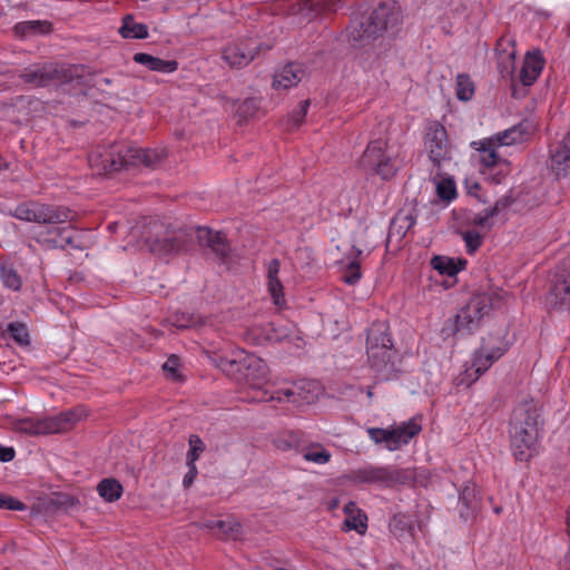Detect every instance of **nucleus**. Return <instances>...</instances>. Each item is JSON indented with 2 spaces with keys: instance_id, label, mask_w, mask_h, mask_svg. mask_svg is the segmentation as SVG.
<instances>
[{
  "instance_id": "f257e3e1",
  "label": "nucleus",
  "mask_w": 570,
  "mask_h": 570,
  "mask_svg": "<svg viewBox=\"0 0 570 570\" xmlns=\"http://www.w3.org/2000/svg\"><path fill=\"white\" fill-rule=\"evenodd\" d=\"M166 157L163 149H144L125 144H114L109 148L89 154V164L98 175H110L121 169L144 166L156 168Z\"/></svg>"
},
{
  "instance_id": "f03ea898",
  "label": "nucleus",
  "mask_w": 570,
  "mask_h": 570,
  "mask_svg": "<svg viewBox=\"0 0 570 570\" xmlns=\"http://www.w3.org/2000/svg\"><path fill=\"white\" fill-rule=\"evenodd\" d=\"M401 7L395 2H383L371 13L352 19L348 39L354 47H363L377 39L383 32L396 28L402 22Z\"/></svg>"
},
{
  "instance_id": "7ed1b4c3",
  "label": "nucleus",
  "mask_w": 570,
  "mask_h": 570,
  "mask_svg": "<svg viewBox=\"0 0 570 570\" xmlns=\"http://www.w3.org/2000/svg\"><path fill=\"white\" fill-rule=\"evenodd\" d=\"M213 362L226 376L239 384H247L254 390H261L267 382L266 363L261 357L243 350L228 355H215Z\"/></svg>"
},
{
  "instance_id": "20e7f679",
  "label": "nucleus",
  "mask_w": 570,
  "mask_h": 570,
  "mask_svg": "<svg viewBox=\"0 0 570 570\" xmlns=\"http://www.w3.org/2000/svg\"><path fill=\"white\" fill-rule=\"evenodd\" d=\"M539 412L532 401L519 403L511 415L510 436L514 456L528 461L539 436Z\"/></svg>"
},
{
  "instance_id": "39448f33",
  "label": "nucleus",
  "mask_w": 570,
  "mask_h": 570,
  "mask_svg": "<svg viewBox=\"0 0 570 570\" xmlns=\"http://www.w3.org/2000/svg\"><path fill=\"white\" fill-rule=\"evenodd\" d=\"M503 302V295L499 292H482L474 294L469 302L459 311L453 320L442 328L446 336L464 332L473 333L481 325V321L490 311L499 308Z\"/></svg>"
},
{
  "instance_id": "423d86ee",
  "label": "nucleus",
  "mask_w": 570,
  "mask_h": 570,
  "mask_svg": "<svg viewBox=\"0 0 570 570\" xmlns=\"http://www.w3.org/2000/svg\"><path fill=\"white\" fill-rule=\"evenodd\" d=\"M86 415V409L82 406H77L61 412L55 416L45 417L42 420H21L19 423V431L29 435L62 433L71 429Z\"/></svg>"
},
{
  "instance_id": "0eeeda50",
  "label": "nucleus",
  "mask_w": 570,
  "mask_h": 570,
  "mask_svg": "<svg viewBox=\"0 0 570 570\" xmlns=\"http://www.w3.org/2000/svg\"><path fill=\"white\" fill-rule=\"evenodd\" d=\"M83 66H65L56 62L35 65L23 70L20 78L35 87H46L53 82H71L81 76Z\"/></svg>"
},
{
  "instance_id": "6e6552de",
  "label": "nucleus",
  "mask_w": 570,
  "mask_h": 570,
  "mask_svg": "<svg viewBox=\"0 0 570 570\" xmlns=\"http://www.w3.org/2000/svg\"><path fill=\"white\" fill-rule=\"evenodd\" d=\"M10 214L20 220L55 225L69 222L72 213L60 205L27 202L19 204Z\"/></svg>"
},
{
  "instance_id": "1a4fd4ad",
  "label": "nucleus",
  "mask_w": 570,
  "mask_h": 570,
  "mask_svg": "<svg viewBox=\"0 0 570 570\" xmlns=\"http://www.w3.org/2000/svg\"><path fill=\"white\" fill-rule=\"evenodd\" d=\"M353 480L358 483H372L385 488L396 484H407L413 480V473L407 469L395 465H367L353 472Z\"/></svg>"
},
{
  "instance_id": "9d476101",
  "label": "nucleus",
  "mask_w": 570,
  "mask_h": 570,
  "mask_svg": "<svg viewBox=\"0 0 570 570\" xmlns=\"http://www.w3.org/2000/svg\"><path fill=\"white\" fill-rule=\"evenodd\" d=\"M422 428L414 420H409L390 429L368 428L370 439L377 445L384 444L389 451L400 450L421 432Z\"/></svg>"
},
{
  "instance_id": "9b49d317",
  "label": "nucleus",
  "mask_w": 570,
  "mask_h": 570,
  "mask_svg": "<svg viewBox=\"0 0 570 570\" xmlns=\"http://www.w3.org/2000/svg\"><path fill=\"white\" fill-rule=\"evenodd\" d=\"M385 147L386 141L383 139L370 141L358 160V167L387 180L395 175L396 168L391 157L385 154Z\"/></svg>"
},
{
  "instance_id": "f8f14e48",
  "label": "nucleus",
  "mask_w": 570,
  "mask_h": 570,
  "mask_svg": "<svg viewBox=\"0 0 570 570\" xmlns=\"http://www.w3.org/2000/svg\"><path fill=\"white\" fill-rule=\"evenodd\" d=\"M272 46H264L253 38L238 39L227 45L222 58L230 68H243L249 65L261 50H269Z\"/></svg>"
},
{
  "instance_id": "ddd939ff",
  "label": "nucleus",
  "mask_w": 570,
  "mask_h": 570,
  "mask_svg": "<svg viewBox=\"0 0 570 570\" xmlns=\"http://www.w3.org/2000/svg\"><path fill=\"white\" fill-rule=\"evenodd\" d=\"M374 350H366L368 363L373 371L381 377V380H392L397 377L402 372L401 357L397 351L393 347H379Z\"/></svg>"
},
{
  "instance_id": "4468645a",
  "label": "nucleus",
  "mask_w": 570,
  "mask_h": 570,
  "mask_svg": "<svg viewBox=\"0 0 570 570\" xmlns=\"http://www.w3.org/2000/svg\"><path fill=\"white\" fill-rule=\"evenodd\" d=\"M548 301L559 309L570 307V257L558 266L548 293Z\"/></svg>"
},
{
  "instance_id": "2eb2a0df",
  "label": "nucleus",
  "mask_w": 570,
  "mask_h": 570,
  "mask_svg": "<svg viewBox=\"0 0 570 570\" xmlns=\"http://www.w3.org/2000/svg\"><path fill=\"white\" fill-rule=\"evenodd\" d=\"M504 334L499 333L497 340L499 344L493 342L494 340L490 335L488 338H483L481 347L474 353L473 356V368L478 379L497 360H499L508 350V345L503 342Z\"/></svg>"
},
{
  "instance_id": "dca6fc26",
  "label": "nucleus",
  "mask_w": 570,
  "mask_h": 570,
  "mask_svg": "<svg viewBox=\"0 0 570 570\" xmlns=\"http://www.w3.org/2000/svg\"><path fill=\"white\" fill-rule=\"evenodd\" d=\"M425 147L429 153V158L438 168L441 163L450 158V145L445 128L434 122L431 125L425 135Z\"/></svg>"
},
{
  "instance_id": "f3484780",
  "label": "nucleus",
  "mask_w": 570,
  "mask_h": 570,
  "mask_svg": "<svg viewBox=\"0 0 570 570\" xmlns=\"http://www.w3.org/2000/svg\"><path fill=\"white\" fill-rule=\"evenodd\" d=\"M191 238L193 232L190 229L178 228L177 230L167 232L163 238H155L151 242L150 248L154 253L160 255L179 253L188 248Z\"/></svg>"
},
{
  "instance_id": "a211bd4d",
  "label": "nucleus",
  "mask_w": 570,
  "mask_h": 570,
  "mask_svg": "<svg viewBox=\"0 0 570 570\" xmlns=\"http://www.w3.org/2000/svg\"><path fill=\"white\" fill-rule=\"evenodd\" d=\"M195 233L198 244L210 248L218 258L224 259L229 255L230 246L222 232H214L208 227H197Z\"/></svg>"
},
{
  "instance_id": "6ab92c4d",
  "label": "nucleus",
  "mask_w": 570,
  "mask_h": 570,
  "mask_svg": "<svg viewBox=\"0 0 570 570\" xmlns=\"http://www.w3.org/2000/svg\"><path fill=\"white\" fill-rule=\"evenodd\" d=\"M544 59L540 50L529 51L519 73V79L524 87L532 86L541 75L544 67Z\"/></svg>"
},
{
  "instance_id": "aec40b11",
  "label": "nucleus",
  "mask_w": 570,
  "mask_h": 570,
  "mask_svg": "<svg viewBox=\"0 0 570 570\" xmlns=\"http://www.w3.org/2000/svg\"><path fill=\"white\" fill-rule=\"evenodd\" d=\"M60 224L48 225L46 232L39 234L38 242H45L51 247L65 248L73 242V228L68 226H59Z\"/></svg>"
},
{
  "instance_id": "412c9836",
  "label": "nucleus",
  "mask_w": 570,
  "mask_h": 570,
  "mask_svg": "<svg viewBox=\"0 0 570 570\" xmlns=\"http://www.w3.org/2000/svg\"><path fill=\"white\" fill-rule=\"evenodd\" d=\"M305 76V70L299 63L291 62L276 71L273 87L275 89H288L296 86Z\"/></svg>"
},
{
  "instance_id": "4be33fe9",
  "label": "nucleus",
  "mask_w": 570,
  "mask_h": 570,
  "mask_svg": "<svg viewBox=\"0 0 570 570\" xmlns=\"http://www.w3.org/2000/svg\"><path fill=\"white\" fill-rule=\"evenodd\" d=\"M281 263L277 258H273L267 266V289L272 296L273 303L282 308L286 305V299L284 295V287L282 282L279 281Z\"/></svg>"
},
{
  "instance_id": "5701e85b",
  "label": "nucleus",
  "mask_w": 570,
  "mask_h": 570,
  "mask_svg": "<svg viewBox=\"0 0 570 570\" xmlns=\"http://www.w3.org/2000/svg\"><path fill=\"white\" fill-rule=\"evenodd\" d=\"M393 347L391 338L390 326L386 322H373L367 330L366 350H374L379 347Z\"/></svg>"
},
{
  "instance_id": "b1692460",
  "label": "nucleus",
  "mask_w": 570,
  "mask_h": 570,
  "mask_svg": "<svg viewBox=\"0 0 570 570\" xmlns=\"http://www.w3.org/2000/svg\"><path fill=\"white\" fill-rule=\"evenodd\" d=\"M472 147L480 151V163L485 168L492 169L503 161L497 153V147H499V145L495 142L494 138L473 141Z\"/></svg>"
},
{
  "instance_id": "393cba45",
  "label": "nucleus",
  "mask_w": 570,
  "mask_h": 570,
  "mask_svg": "<svg viewBox=\"0 0 570 570\" xmlns=\"http://www.w3.org/2000/svg\"><path fill=\"white\" fill-rule=\"evenodd\" d=\"M431 266L439 272L441 275L454 277L456 274L464 269L466 266V259L453 258L443 255H435L431 258Z\"/></svg>"
},
{
  "instance_id": "a878e982",
  "label": "nucleus",
  "mask_w": 570,
  "mask_h": 570,
  "mask_svg": "<svg viewBox=\"0 0 570 570\" xmlns=\"http://www.w3.org/2000/svg\"><path fill=\"white\" fill-rule=\"evenodd\" d=\"M132 60L136 63L147 67L151 71L169 73L176 71L178 68V62L176 60H163L145 52L135 53Z\"/></svg>"
},
{
  "instance_id": "bb28decb",
  "label": "nucleus",
  "mask_w": 570,
  "mask_h": 570,
  "mask_svg": "<svg viewBox=\"0 0 570 570\" xmlns=\"http://www.w3.org/2000/svg\"><path fill=\"white\" fill-rule=\"evenodd\" d=\"M459 501L464 507L461 510V517L465 520L472 519L476 515L480 509L479 498L474 485H465L459 497Z\"/></svg>"
},
{
  "instance_id": "cd10ccee",
  "label": "nucleus",
  "mask_w": 570,
  "mask_h": 570,
  "mask_svg": "<svg viewBox=\"0 0 570 570\" xmlns=\"http://www.w3.org/2000/svg\"><path fill=\"white\" fill-rule=\"evenodd\" d=\"M119 33L125 39H146L148 37V27L145 23L136 22L131 14H126L122 18Z\"/></svg>"
},
{
  "instance_id": "c85d7f7f",
  "label": "nucleus",
  "mask_w": 570,
  "mask_h": 570,
  "mask_svg": "<svg viewBox=\"0 0 570 570\" xmlns=\"http://www.w3.org/2000/svg\"><path fill=\"white\" fill-rule=\"evenodd\" d=\"M528 135L529 131L525 126L523 124H519L499 132L493 138L499 146H510L517 142H522Z\"/></svg>"
},
{
  "instance_id": "c756f323",
  "label": "nucleus",
  "mask_w": 570,
  "mask_h": 570,
  "mask_svg": "<svg viewBox=\"0 0 570 570\" xmlns=\"http://www.w3.org/2000/svg\"><path fill=\"white\" fill-rule=\"evenodd\" d=\"M166 323L178 330H188L203 325V320L199 315L175 312L166 320Z\"/></svg>"
},
{
  "instance_id": "7c9ffc66",
  "label": "nucleus",
  "mask_w": 570,
  "mask_h": 570,
  "mask_svg": "<svg viewBox=\"0 0 570 570\" xmlns=\"http://www.w3.org/2000/svg\"><path fill=\"white\" fill-rule=\"evenodd\" d=\"M389 528L393 535L399 539L404 538L405 535L412 537L414 532L411 517L402 513L392 517L389 522Z\"/></svg>"
},
{
  "instance_id": "2f4dec72",
  "label": "nucleus",
  "mask_w": 570,
  "mask_h": 570,
  "mask_svg": "<svg viewBox=\"0 0 570 570\" xmlns=\"http://www.w3.org/2000/svg\"><path fill=\"white\" fill-rule=\"evenodd\" d=\"M97 491L99 495L107 502H115L122 495L124 488L116 479H102L98 485Z\"/></svg>"
},
{
  "instance_id": "473e14b6",
  "label": "nucleus",
  "mask_w": 570,
  "mask_h": 570,
  "mask_svg": "<svg viewBox=\"0 0 570 570\" xmlns=\"http://www.w3.org/2000/svg\"><path fill=\"white\" fill-rule=\"evenodd\" d=\"M16 35L20 37H28L33 35L48 33L51 30V24L48 21L33 20L18 22L13 28Z\"/></svg>"
},
{
  "instance_id": "72a5a7b5",
  "label": "nucleus",
  "mask_w": 570,
  "mask_h": 570,
  "mask_svg": "<svg viewBox=\"0 0 570 570\" xmlns=\"http://www.w3.org/2000/svg\"><path fill=\"white\" fill-rule=\"evenodd\" d=\"M302 455L306 461L316 464H326L330 462L332 454L320 443H312L302 449Z\"/></svg>"
},
{
  "instance_id": "f704fd0d",
  "label": "nucleus",
  "mask_w": 570,
  "mask_h": 570,
  "mask_svg": "<svg viewBox=\"0 0 570 570\" xmlns=\"http://www.w3.org/2000/svg\"><path fill=\"white\" fill-rule=\"evenodd\" d=\"M474 83L470 76L466 73H459L456 76V98L462 101H469L474 96Z\"/></svg>"
},
{
  "instance_id": "c9c22d12",
  "label": "nucleus",
  "mask_w": 570,
  "mask_h": 570,
  "mask_svg": "<svg viewBox=\"0 0 570 570\" xmlns=\"http://www.w3.org/2000/svg\"><path fill=\"white\" fill-rule=\"evenodd\" d=\"M353 250L355 252V257L348 263L342 275L343 282L347 285H355L362 276L360 262L357 261V257L362 255V250L356 247H353Z\"/></svg>"
},
{
  "instance_id": "e433bc0d",
  "label": "nucleus",
  "mask_w": 570,
  "mask_h": 570,
  "mask_svg": "<svg viewBox=\"0 0 570 570\" xmlns=\"http://www.w3.org/2000/svg\"><path fill=\"white\" fill-rule=\"evenodd\" d=\"M216 534L223 539H237L240 534L242 525L235 519L218 520Z\"/></svg>"
},
{
  "instance_id": "4c0bfd02",
  "label": "nucleus",
  "mask_w": 570,
  "mask_h": 570,
  "mask_svg": "<svg viewBox=\"0 0 570 570\" xmlns=\"http://www.w3.org/2000/svg\"><path fill=\"white\" fill-rule=\"evenodd\" d=\"M7 332L10 337L19 345H29L30 337L27 326L20 322L9 323L7 326Z\"/></svg>"
},
{
  "instance_id": "58836bf2",
  "label": "nucleus",
  "mask_w": 570,
  "mask_h": 570,
  "mask_svg": "<svg viewBox=\"0 0 570 570\" xmlns=\"http://www.w3.org/2000/svg\"><path fill=\"white\" fill-rule=\"evenodd\" d=\"M308 107L309 100H303L299 102L298 107L288 116L287 129H296L304 122Z\"/></svg>"
},
{
  "instance_id": "ea45409f",
  "label": "nucleus",
  "mask_w": 570,
  "mask_h": 570,
  "mask_svg": "<svg viewBox=\"0 0 570 570\" xmlns=\"http://www.w3.org/2000/svg\"><path fill=\"white\" fill-rule=\"evenodd\" d=\"M1 277L6 287L13 291H19L21 288V278L12 266H2Z\"/></svg>"
},
{
  "instance_id": "a19ab883",
  "label": "nucleus",
  "mask_w": 570,
  "mask_h": 570,
  "mask_svg": "<svg viewBox=\"0 0 570 570\" xmlns=\"http://www.w3.org/2000/svg\"><path fill=\"white\" fill-rule=\"evenodd\" d=\"M204 451L205 444L202 439L196 434H191L189 436V450L186 455V463H195Z\"/></svg>"
},
{
  "instance_id": "79ce46f5",
  "label": "nucleus",
  "mask_w": 570,
  "mask_h": 570,
  "mask_svg": "<svg viewBox=\"0 0 570 570\" xmlns=\"http://www.w3.org/2000/svg\"><path fill=\"white\" fill-rule=\"evenodd\" d=\"M367 517L362 511L356 514L346 517L344 524L348 530H355L358 533H364L367 529Z\"/></svg>"
},
{
  "instance_id": "37998d69",
  "label": "nucleus",
  "mask_w": 570,
  "mask_h": 570,
  "mask_svg": "<svg viewBox=\"0 0 570 570\" xmlns=\"http://www.w3.org/2000/svg\"><path fill=\"white\" fill-rule=\"evenodd\" d=\"M259 109V100L255 97L245 99L237 108V115L242 119H248L256 115Z\"/></svg>"
},
{
  "instance_id": "c03bdc74",
  "label": "nucleus",
  "mask_w": 570,
  "mask_h": 570,
  "mask_svg": "<svg viewBox=\"0 0 570 570\" xmlns=\"http://www.w3.org/2000/svg\"><path fill=\"white\" fill-rule=\"evenodd\" d=\"M438 195L443 200H452L456 196L455 184L452 179H443L436 186Z\"/></svg>"
},
{
  "instance_id": "a18cd8bd",
  "label": "nucleus",
  "mask_w": 570,
  "mask_h": 570,
  "mask_svg": "<svg viewBox=\"0 0 570 570\" xmlns=\"http://www.w3.org/2000/svg\"><path fill=\"white\" fill-rule=\"evenodd\" d=\"M463 239L469 254H473L482 245V236L475 230L463 233Z\"/></svg>"
},
{
  "instance_id": "49530a36",
  "label": "nucleus",
  "mask_w": 570,
  "mask_h": 570,
  "mask_svg": "<svg viewBox=\"0 0 570 570\" xmlns=\"http://www.w3.org/2000/svg\"><path fill=\"white\" fill-rule=\"evenodd\" d=\"M0 509L23 511L27 509V505L11 495L0 494Z\"/></svg>"
},
{
  "instance_id": "de8ad7c7",
  "label": "nucleus",
  "mask_w": 570,
  "mask_h": 570,
  "mask_svg": "<svg viewBox=\"0 0 570 570\" xmlns=\"http://www.w3.org/2000/svg\"><path fill=\"white\" fill-rule=\"evenodd\" d=\"M498 69L503 78L512 75L514 69V51L504 57H500L498 61Z\"/></svg>"
},
{
  "instance_id": "09e8293b",
  "label": "nucleus",
  "mask_w": 570,
  "mask_h": 570,
  "mask_svg": "<svg viewBox=\"0 0 570 570\" xmlns=\"http://www.w3.org/2000/svg\"><path fill=\"white\" fill-rule=\"evenodd\" d=\"M295 395V392L293 390H278L276 391L275 393L273 394H269L264 391L263 392V396L259 399V401H263V402H268V401H278V402H282L284 400H287V401H292V397ZM293 402H295V400H293Z\"/></svg>"
},
{
  "instance_id": "8fccbe9b",
  "label": "nucleus",
  "mask_w": 570,
  "mask_h": 570,
  "mask_svg": "<svg viewBox=\"0 0 570 570\" xmlns=\"http://www.w3.org/2000/svg\"><path fill=\"white\" fill-rule=\"evenodd\" d=\"M337 8L335 0H311V9L317 12H336Z\"/></svg>"
},
{
  "instance_id": "3c124183",
  "label": "nucleus",
  "mask_w": 570,
  "mask_h": 570,
  "mask_svg": "<svg viewBox=\"0 0 570 570\" xmlns=\"http://www.w3.org/2000/svg\"><path fill=\"white\" fill-rule=\"evenodd\" d=\"M262 332L264 334V341L267 342H281L284 338V336L278 334L277 330L272 323H268L265 327H263Z\"/></svg>"
},
{
  "instance_id": "603ef678",
  "label": "nucleus",
  "mask_w": 570,
  "mask_h": 570,
  "mask_svg": "<svg viewBox=\"0 0 570 570\" xmlns=\"http://www.w3.org/2000/svg\"><path fill=\"white\" fill-rule=\"evenodd\" d=\"M179 366V358L176 355H170L168 360L164 363L163 370L170 374L171 377L177 376V370Z\"/></svg>"
},
{
  "instance_id": "864d4df0",
  "label": "nucleus",
  "mask_w": 570,
  "mask_h": 570,
  "mask_svg": "<svg viewBox=\"0 0 570 570\" xmlns=\"http://www.w3.org/2000/svg\"><path fill=\"white\" fill-rule=\"evenodd\" d=\"M513 199L510 196H503L498 199L493 207L490 208V215H498L500 212L504 210L512 204Z\"/></svg>"
},
{
  "instance_id": "5fc2aeb1",
  "label": "nucleus",
  "mask_w": 570,
  "mask_h": 570,
  "mask_svg": "<svg viewBox=\"0 0 570 570\" xmlns=\"http://www.w3.org/2000/svg\"><path fill=\"white\" fill-rule=\"evenodd\" d=\"M53 504L59 508H71L75 505L76 501L73 498L67 495V494H58L55 500H52Z\"/></svg>"
},
{
  "instance_id": "6e6d98bb",
  "label": "nucleus",
  "mask_w": 570,
  "mask_h": 570,
  "mask_svg": "<svg viewBox=\"0 0 570 570\" xmlns=\"http://www.w3.org/2000/svg\"><path fill=\"white\" fill-rule=\"evenodd\" d=\"M188 466V472L185 474L183 484L185 488H189L198 473L196 464L195 463H186Z\"/></svg>"
},
{
  "instance_id": "4d7b16f0",
  "label": "nucleus",
  "mask_w": 570,
  "mask_h": 570,
  "mask_svg": "<svg viewBox=\"0 0 570 570\" xmlns=\"http://www.w3.org/2000/svg\"><path fill=\"white\" fill-rule=\"evenodd\" d=\"M491 217H493V215H490V208H487L483 212L476 214L473 217L472 223L475 226H484Z\"/></svg>"
},
{
  "instance_id": "13d9d810",
  "label": "nucleus",
  "mask_w": 570,
  "mask_h": 570,
  "mask_svg": "<svg viewBox=\"0 0 570 570\" xmlns=\"http://www.w3.org/2000/svg\"><path fill=\"white\" fill-rule=\"evenodd\" d=\"M14 450L10 446H3L0 444V461L1 462H10L14 458Z\"/></svg>"
},
{
  "instance_id": "bf43d9fd",
  "label": "nucleus",
  "mask_w": 570,
  "mask_h": 570,
  "mask_svg": "<svg viewBox=\"0 0 570 570\" xmlns=\"http://www.w3.org/2000/svg\"><path fill=\"white\" fill-rule=\"evenodd\" d=\"M400 220H403L404 223H406L405 225V229H410L414 224H415V219L411 216V215H404V216H401V215H397L394 220L392 222V228L396 225L397 222Z\"/></svg>"
},
{
  "instance_id": "052dcab7",
  "label": "nucleus",
  "mask_w": 570,
  "mask_h": 570,
  "mask_svg": "<svg viewBox=\"0 0 570 570\" xmlns=\"http://www.w3.org/2000/svg\"><path fill=\"white\" fill-rule=\"evenodd\" d=\"M357 511H360L355 504V502H352L350 501L348 503L345 504L344 507V512L347 517L350 515H353V514H356Z\"/></svg>"
},
{
  "instance_id": "680f3d73",
  "label": "nucleus",
  "mask_w": 570,
  "mask_h": 570,
  "mask_svg": "<svg viewBox=\"0 0 570 570\" xmlns=\"http://www.w3.org/2000/svg\"><path fill=\"white\" fill-rule=\"evenodd\" d=\"M216 523H218V520H209L205 523V527L212 531H214V533L216 534V531H217V527L215 525Z\"/></svg>"
},
{
  "instance_id": "e2e57ef3",
  "label": "nucleus",
  "mask_w": 570,
  "mask_h": 570,
  "mask_svg": "<svg viewBox=\"0 0 570 570\" xmlns=\"http://www.w3.org/2000/svg\"><path fill=\"white\" fill-rule=\"evenodd\" d=\"M562 563L567 569H570V546L567 553L563 557Z\"/></svg>"
},
{
  "instance_id": "0e129e2a",
  "label": "nucleus",
  "mask_w": 570,
  "mask_h": 570,
  "mask_svg": "<svg viewBox=\"0 0 570 570\" xmlns=\"http://www.w3.org/2000/svg\"><path fill=\"white\" fill-rule=\"evenodd\" d=\"M502 177H503V175H501V173L495 174L494 175L495 183H500Z\"/></svg>"
},
{
  "instance_id": "69168bd1",
  "label": "nucleus",
  "mask_w": 570,
  "mask_h": 570,
  "mask_svg": "<svg viewBox=\"0 0 570 570\" xmlns=\"http://www.w3.org/2000/svg\"><path fill=\"white\" fill-rule=\"evenodd\" d=\"M366 394L370 399L373 397V391H372V387H367V391H366Z\"/></svg>"
},
{
  "instance_id": "338daca9",
  "label": "nucleus",
  "mask_w": 570,
  "mask_h": 570,
  "mask_svg": "<svg viewBox=\"0 0 570 570\" xmlns=\"http://www.w3.org/2000/svg\"><path fill=\"white\" fill-rule=\"evenodd\" d=\"M501 511H502V508H501V507H495V508H494V512H495L497 514L501 513Z\"/></svg>"
},
{
  "instance_id": "774afa93",
  "label": "nucleus",
  "mask_w": 570,
  "mask_h": 570,
  "mask_svg": "<svg viewBox=\"0 0 570 570\" xmlns=\"http://www.w3.org/2000/svg\"><path fill=\"white\" fill-rule=\"evenodd\" d=\"M116 225H117L116 223L110 224V225L108 226V228H109V229H115Z\"/></svg>"
}]
</instances>
